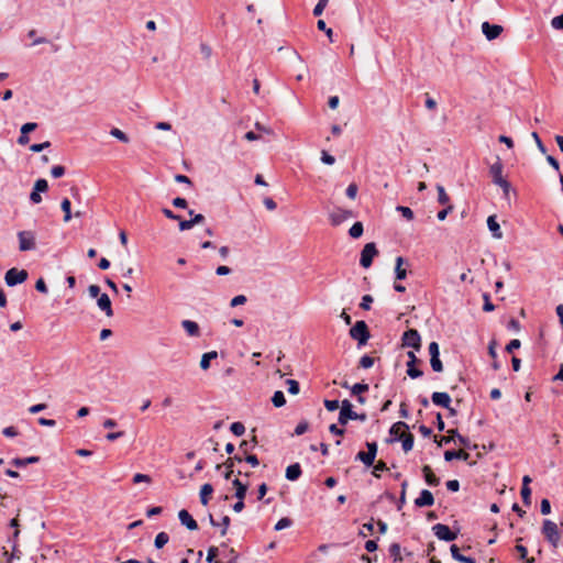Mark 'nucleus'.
Returning a JSON list of instances; mask_svg holds the SVG:
<instances>
[{
    "label": "nucleus",
    "instance_id": "50",
    "mask_svg": "<svg viewBox=\"0 0 563 563\" xmlns=\"http://www.w3.org/2000/svg\"><path fill=\"white\" fill-rule=\"evenodd\" d=\"M64 174H65V167L62 165H55L51 169V175L54 178H59V177L64 176Z\"/></svg>",
    "mask_w": 563,
    "mask_h": 563
},
{
    "label": "nucleus",
    "instance_id": "21",
    "mask_svg": "<svg viewBox=\"0 0 563 563\" xmlns=\"http://www.w3.org/2000/svg\"><path fill=\"white\" fill-rule=\"evenodd\" d=\"M470 457V454L463 450L460 451H445L444 452V459L445 461L450 462L454 459L467 461Z\"/></svg>",
    "mask_w": 563,
    "mask_h": 563
},
{
    "label": "nucleus",
    "instance_id": "48",
    "mask_svg": "<svg viewBox=\"0 0 563 563\" xmlns=\"http://www.w3.org/2000/svg\"><path fill=\"white\" fill-rule=\"evenodd\" d=\"M448 433H452L453 435H456V440H457V442L461 445L466 446V448L470 446L468 439H466V438L462 437L461 434H459L457 430L452 429V430H449Z\"/></svg>",
    "mask_w": 563,
    "mask_h": 563
},
{
    "label": "nucleus",
    "instance_id": "11",
    "mask_svg": "<svg viewBox=\"0 0 563 563\" xmlns=\"http://www.w3.org/2000/svg\"><path fill=\"white\" fill-rule=\"evenodd\" d=\"M434 504V497L428 489H422L419 497L415 499L416 507H430Z\"/></svg>",
    "mask_w": 563,
    "mask_h": 563
},
{
    "label": "nucleus",
    "instance_id": "30",
    "mask_svg": "<svg viewBox=\"0 0 563 563\" xmlns=\"http://www.w3.org/2000/svg\"><path fill=\"white\" fill-rule=\"evenodd\" d=\"M355 460L361 461L366 466H372L374 464L375 459L368 453L364 451H360Z\"/></svg>",
    "mask_w": 563,
    "mask_h": 563
},
{
    "label": "nucleus",
    "instance_id": "62",
    "mask_svg": "<svg viewBox=\"0 0 563 563\" xmlns=\"http://www.w3.org/2000/svg\"><path fill=\"white\" fill-rule=\"evenodd\" d=\"M88 294L91 298H98L101 295V289L98 285H90L88 287Z\"/></svg>",
    "mask_w": 563,
    "mask_h": 563
},
{
    "label": "nucleus",
    "instance_id": "12",
    "mask_svg": "<svg viewBox=\"0 0 563 563\" xmlns=\"http://www.w3.org/2000/svg\"><path fill=\"white\" fill-rule=\"evenodd\" d=\"M36 128H37V123H35V122H27V123L23 124L20 130L21 134L18 137V143L20 145L29 144V142H30L29 133L36 130Z\"/></svg>",
    "mask_w": 563,
    "mask_h": 563
},
{
    "label": "nucleus",
    "instance_id": "27",
    "mask_svg": "<svg viewBox=\"0 0 563 563\" xmlns=\"http://www.w3.org/2000/svg\"><path fill=\"white\" fill-rule=\"evenodd\" d=\"M213 493V487L211 484H203L200 488V501L202 505H207L209 503V496Z\"/></svg>",
    "mask_w": 563,
    "mask_h": 563
},
{
    "label": "nucleus",
    "instance_id": "40",
    "mask_svg": "<svg viewBox=\"0 0 563 563\" xmlns=\"http://www.w3.org/2000/svg\"><path fill=\"white\" fill-rule=\"evenodd\" d=\"M317 27L320 30V31H323L327 36L329 37L330 42H333V31L332 29L330 27H327V24L323 20H319L317 22Z\"/></svg>",
    "mask_w": 563,
    "mask_h": 563
},
{
    "label": "nucleus",
    "instance_id": "31",
    "mask_svg": "<svg viewBox=\"0 0 563 563\" xmlns=\"http://www.w3.org/2000/svg\"><path fill=\"white\" fill-rule=\"evenodd\" d=\"M272 402L275 407L279 408L286 404L285 395L282 390H277L274 393L272 397Z\"/></svg>",
    "mask_w": 563,
    "mask_h": 563
},
{
    "label": "nucleus",
    "instance_id": "17",
    "mask_svg": "<svg viewBox=\"0 0 563 563\" xmlns=\"http://www.w3.org/2000/svg\"><path fill=\"white\" fill-rule=\"evenodd\" d=\"M407 429H409V427L406 422L398 421L391 426L389 433L393 437V440L397 441L402 439Z\"/></svg>",
    "mask_w": 563,
    "mask_h": 563
},
{
    "label": "nucleus",
    "instance_id": "13",
    "mask_svg": "<svg viewBox=\"0 0 563 563\" xmlns=\"http://www.w3.org/2000/svg\"><path fill=\"white\" fill-rule=\"evenodd\" d=\"M97 306H98V308L102 312H104V314L107 317H112L113 316V309H112L111 300H110V298H109V296L107 294H101L97 298Z\"/></svg>",
    "mask_w": 563,
    "mask_h": 563
},
{
    "label": "nucleus",
    "instance_id": "47",
    "mask_svg": "<svg viewBox=\"0 0 563 563\" xmlns=\"http://www.w3.org/2000/svg\"><path fill=\"white\" fill-rule=\"evenodd\" d=\"M329 0H319L313 9V15L319 16L322 14L324 8L327 7Z\"/></svg>",
    "mask_w": 563,
    "mask_h": 563
},
{
    "label": "nucleus",
    "instance_id": "15",
    "mask_svg": "<svg viewBox=\"0 0 563 563\" xmlns=\"http://www.w3.org/2000/svg\"><path fill=\"white\" fill-rule=\"evenodd\" d=\"M178 518H179V521L181 522V525L186 526L187 529H189L191 531L198 529L197 521L192 518V516L186 509H181L178 512Z\"/></svg>",
    "mask_w": 563,
    "mask_h": 563
},
{
    "label": "nucleus",
    "instance_id": "39",
    "mask_svg": "<svg viewBox=\"0 0 563 563\" xmlns=\"http://www.w3.org/2000/svg\"><path fill=\"white\" fill-rule=\"evenodd\" d=\"M110 134L118 139L119 141L123 142V143H128L129 142V137L128 135L121 131L120 129L118 128H113L111 131H110Z\"/></svg>",
    "mask_w": 563,
    "mask_h": 563
},
{
    "label": "nucleus",
    "instance_id": "2",
    "mask_svg": "<svg viewBox=\"0 0 563 563\" xmlns=\"http://www.w3.org/2000/svg\"><path fill=\"white\" fill-rule=\"evenodd\" d=\"M489 174L493 177V183L499 186L505 195H508L510 184L503 177V164L499 158L490 166Z\"/></svg>",
    "mask_w": 563,
    "mask_h": 563
},
{
    "label": "nucleus",
    "instance_id": "14",
    "mask_svg": "<svg viewBox=\"0 0 563 563\" xmlns=\"http://www.w3.org/2000/svg\"><path fill=\"white\" fill-rule=\"evenodd\" d=\"M431 400L435 406L450 409L451 397L448 393L434 391L431 396Z\"/></svg>",
    "mask_w": 563,
    "mask_h": 563
},
{
    "label": "nucleus",
    "instance_id": "59",
    "mask_svg": "<svg viewBox=\"0 0 563 563\" xmlns=\"http://www.w3.org/2000/svg\"><path fill=\"white\" fill-rule=\"evenodd\" d=\"M483 299H484L483 310L486 311V312L493 311L495 309V306L490 302L489 295L488 294H484L483 295Z\"/></svg>",
    "mask_w": 563,
    "mask_h": 563
},
{
    "label": "nucleus",
    "instance_id": "60",
    "mask_svg": "<svg viewBox=\"0 0 563 563\" xmlns=\"http://www.w3.org/2000/svg\"><path fill=\"white\" fill-rule=\"evenodd\" d=\"M387 470V465L383 461H378L377 464L374 465L373 475L375 477H379L378 472H383Z\"/></svg>",
    "mask_w": 563,
    "mask_h": 563
},
{
    "label": "nucleus",
    "instance_id": "32",
    "mask_svg": "<svg viewBox=\"0 0 563 563\" xmlns=\"http://www.w3.org/2000/svg\"><path fill=\"white\" fill-rule=\"evenodd\" d=\"M437 190H438V201H439V203L443 205V206H449L450 197L445 192L444 187L441 186V185H438L437 186Z\"/></svg>",
    "mask_w": 563,
    "mask_h": 563
},
{
    "label": "nucleus",
    "instance_id": "1",
    "mask_svg": "<svg viewBox=\"0 0 563 563\" xmlns=\"http://www.w3.org/2000/svg\"><path fill=\"white\" fill-rule=\"evenodd\" d=\"M349 420L365 421L366 420V415L365 413H357V412L353 411L352 404L350 402V400L344 399L341 402V410H340V413H339L338 421H339L340 424L345 426L349 422Z\"/></svg>",
    "mask_w": 563,
    "mask_h": 563
},
{
    "label": "nucleus",
    "instance_id": "57",
    "mask_svg": "<svg viewBox=\"0 0 563 563\" xmlns=\"http://www.w3.org/2000/svg\"><path fill=\"white\" fill-rule=\"evenodd\" d=\"M321 161L327 165H333L335 163L334 156L330 155L327 151L321 152Z\"/></svg>",
    "mask_w": 563,
    "mask_h": 563
},
{
    "label": "nucleus",
    "instance_id": "53",
    "mask_svg": "<svg viewBox=\"0 0 563 563\" xmlns=\"http://www.w3.org/2000/svg\"><path fill=\"white\" fill-rule=\"evenodd\" d=\"M246 297L244 295H238L235 297L232 298L231 302H230V306L231 307H238V306H241V305H244L246 302Z\"/></svg>",
    "mask_w": 563,
    "mask_h": 563
},
{
    "label": "nucleus",
    "instance_id": "34",
    "mask_svg": "<svg viewBox=\"0 0 563 563\" xmlns=\"http://www.w3.org/2000/svg\"><path fill=\"white\" fill-rule=\"evenodd\" d=\"M369 389L368 384L356 383L351 387V394L354 396H360L361 394L367 391Z\"/></svg>",
    "mask_w": 563,
    "mask_h": 563
},
{
    "label": "nucleus",
    "instance_id": "19",
    "mask_svg": "<svg viewBox=\"0 0 563 563\" xmlns=\"http://www.w3.org/2000/svg\"><path fill=\"white\" fill-rule=\"evenodd\" d=\"M422 473H423L424 481L428 485L438 486L440 484L439 477H437L434 475V473L432 472V470L429 465H424L422 467Z\"/></svg>",
    "mask_w": 563,
    "mask_h": 563
},
{
    "label": "nucleus",
    "instance_id": "28",
    "mask_svg": "<svg viewBox=\"0 0 563 563\" xmlns=\"http://www.w3.org/2000/svg\"><path fill=\"white\" fill-rule=\"evenodd\" d=\"M38 461H40L38 456H30V457H24V459L15 457L12 460L11 463L16 467H24L27 464L37 463Z\"/></svg>",
    "mask_w": 563,
    "mask_h": 563
},
{
    "label": "nucleus",
    "instance_id": "43",
    "mask_svg": "<svg viewBox=\"0 0 563 563\" xmlns=\"http://www.w3.org/2000/svg\"><path fill=\"white\" fill-rule=\"evenodd\" d=\"M396 210L400 212L401 216L406 218L408 221L413 219V211L409 207L398 206Z\"/></svg>",
    "mask_w": 563,
    "mask_h": 563
},
{
    "label": "nucleus",
    "instance_id": "58",
    "mask_svg": "<svg viewBox=\"0 0 563 563\" xmlns=\"http://www.w3.org/2000/svg\"><path fill=\"white\" fill-rule=\"evenodd\" d=\"M218 555V548L217 547H210L208 549V554H207V562L208 563H216L217 561L214 560L216 556Z\"/></svg>",
    "mask_w": 563,
    "mask_h": 563
},
{
    "label": "nucleus",
    "instance_id": "10",
    "mask_svg": "<svg viewBox=\"0 0 563 563\" xmlns=\"http://www.w3.org/2000/svg\"><path fill=\"white\" fill-rule=\"evenodd\" d=\"M482 31L487 40L492 41L497 38L503 32V27L498 24H490L489 22H484L482 24Z\"/></svg>",
    "mask_w": 563,
    "mask_h": 563
},
{
    "label": "nucleus",
    "instance_id": "22",
    "mask_svg": "<svg viewBox=\"0 0 563 563\" xmlns=\"http://www.w3.org/2000/svg\"><path fill=\"white\" fill-rule=\"evenodd\" d=\"M301 475V467L298 463L291 464L286 468V478L288 481H296Z\"/></svg>",
    "mask_w": 563,
    "mask_h": 563
},
{
    "label": "nucleus",
    "instance_id": "20",
    "mask_svg": "<svg viewBox=\"0 0 563 563\" xmlns=\"http://www.w3.org/2000/svg\"><path fill=\"white\" fill-rule=\"evenodd\" d=\"M35 241L34 233L32 231H21L19 233V246H33Z\"/></svg>",
    "mask_w": 563,
    "mask_h": 563
},
{
    "label": "nucleus",
    "instance_id": "44",
    "mask_svg": "<svg viewBox=\"0 0 563 563\" xmlns=\"http://www.w3.org/2000/svg\"><path fill=\"white\" fill-rule=\"evenodd\" d=\"M291 525L292 521L289 518L284 517L277 521V523L275 525V530L280 531L283 529L289 528Z\"/></svg>",
    "mask_w": 563,
    "mask_h": 563
},
{
    "label": "nucleus",
    "instance_id": "35",
    "mask_svg": "<svg viewBox=\"0 0 563 563\" xmlns=\"http://www.w3.org/2000/svg\"><path fill=\"white\" fill-rule=\"evenodd\" d=\"M389 554L393 556L394 561H402L401 548L398 543L390 544Z\"/></svg>",
    "mask_w": 563,
    "mask_h": 563
},
{
    "label": "nucleus",
    "instance_id": "56",
    "mask_svg": "<svg viewBox=\"0 0 563 563\" xmlns=\"http://www.w3.org/2000/svg\"><path fill=\"white\" fill-rule=\"evenodd\" d=\"M357 185L355 183H352L347 186L346 188V196L350 198V199H355L356 195H357Z\"/></svg>",
    "mask_w": 563,
    "mask_h": 563
},
{
    "label": "nucleus",
    "instance_id": "26",
    "mask_svg": "<svg viewBox=\"0 0 563 563\" xmlns=\"http://www.w3.org/2000/svg\"><path fill=\"white\" fill-rule=\"evenodd\" d=\"M233 486L235 487V497L238 499H244L246 492H247V485L243 484L238 478L232 482Z\"/></svg>",
    "mask_w": 563,
    "mask_h": 563
},
{
    "label": "nucleus",
    "instance_id": "6",
    "mask_svg": "<svg viewBox=\"0 0 563 563\" xmlns=\"http://www.w3.org/2000/svg\"><path fill=\"white\" fill-rule=\"evenodd\" d=\"M432 531L434 536L442 541H454L457 538V532H454L450 529L449 526L443 523H437L432 527Z\"/></svg>",
    "mask_w": 563,
    "mask_h": 563
},
{
    "label": "nucleus",
    "instance_id": "63",
    "mask_svg": "<svg viewBox=\"0 0 563 563\" xmlns=\"http://www.w3.org/2000/svg\"><path fill=\"white\" fill-rule=\"evenodd\" d=\"M540 510L542 515H549L551 512V504L548 499L541 500Z\"/></svg>",
    "mask_w": 563,
    "mask_h": 563
},
{
    "label": "nucleus",
    "instance_id": "42",
    "mask_svg": "<svg viewBox=\"0 0 563 563\" xmlns=\"http://www.w3.org/2000/svg\"><path fill=\"white\" fill-rule=\"evenodd\" d=\"M48 189L47 180L44 178H40L35 181L33 190L37 192H45Z\"/></svg>",
    "mask_w": 563,
    "mask_h": 563
},
{
    "label": "nucleus",
    "instance_id": "37",
    "mask_svg": "<svg viewBox=\"0 0 563 563\" xmlns=\"http://www.w3.org/2000/svg\"><path fill=\"white\" fill-rule=\"evenodd\" d=\"M401 443L405 452L410 451L413 446V435L411 433H406L401 439Z\"/></svg>",
    "mask_w": 563,
    "mask_h": 563
},
{
    "label": "nucleus",
    "instance_id": "46",
    "mask_svg": "<svg viewBox=\"0 0 563 563\" xmlns=\"http://www.w3.org/2000/svg\"><path fill=\"white\" fill-rule=\"evenodd\" d=\"M374 362H375V361H374V358H373L372 356L364 355V356H362V357H361V360H360V366H361L362 368L367 369V368H371V367L374 365Z\"/></svg>",
    "mask_w": 563,
    "mask_h": 563
},
{
    "label": "nucleus",
    "instance_id": "64",
    "mask_svg": "<svg viewBox=\"0 0 563 563\" xmlns=\"http://www.w3.org/2000/svg\"><path fill=\"white\" fill-rule=\"evenodd\" d=\"M520 345V341L518 339H514L507 344L506 351L512 353L515 350L519 349Z\"/></svg>",
    "mask_w": 563,
    "mask_h": 563
},
{
    "label": "nucleus",
    "instance_id": "8",
    "mask_svg": "<svg viewBox=\"0 0 563 563\" xmlns=\"http://www.w3.org/2000/svg\"><path fill=\"white\" fill-rule=\"evenodd\" d=\"M402 344L405 346L413 347L415 350H419L421 346L420 334L415 329L407 330L402 335Z\"/></svg>",
    "mask_w": 563,
    "mask_h": 563
},
{
    "label": "nucleus",
    "instance_id": "7",
    "mask_svg": "<svg viewBox=\"0 0 563 563\" xmlns=\"http://www.w3.org/2000/svg\"><path fill=\"white\" fill-rule=\"evenodd\" d=\"M429 354H430V364L434 372L441 373L443 371V365L440 360V350L439 344L437 342H431L429 344Z\"/></svg>",
    "mask_w": 563,
    "mask_h": 563
},
{
    "label": "nucleus",
    "instance_id": "45",
    "mask_svg": "<svg viewBox=\"0 0 563 563\" xmlns=\"http://www.w3.org/2000/svg\"><path fill=\"white\" fill-rule=\"evenodd\" d=\"M286 384L288 385V393L291 395H297L300 390L299 383L295 379H287Z\"/></svg>",
    "mask_w": 563,
    "mask_h": 563
},
{
    "label": "nucleus",
    "instance_id": "18",
    "mask_svg": "<svg viewBox=\"0 0 563 563\" xmlns=\"http://www.w3.org/2000/svg\"><path fill=\"white\" fill-rule=\"evenodd\" d=\"M181 327L187 332L189 336H199L200 335V329L197 322L191 320H183Z\"/></svg>",
    "mask_w": 563,
    "mask_h": 563
},
{
    "label": "nucleus",
    "instance_id": "5",
    "mask_svg": "<svg viewBox=\"0 0 563 563\" xmlns=\"http://www.w3.org/2000/svg\"><path fill=\"white\" fill-rule=\"evenodd\" d=\"M27 272L25 269L10 268L4 276L5 284L9 287L16 286L27 279Z\"/></svg>",
    "mask_w": 563,
    "mask_h": 563
},
{
    "label": "nucleus",
    "instance_id": "16",
    "mask_svg": "<svg viewBox=\"0 0 563 563\" xmlns=\"http://www.w3.org/2000/svg\"><path fill=\"white\" fill-rule=\"evenodd\" d=\"M378 255V249H363L360 263L364 268H368L375 256Z\"/></svg>",
    "mask_w": 563,
    "mask_h": 563
},
{
    "label": "nucleus",
    "instance_id": "54",
    "mask_svg": "<svg viewBox=\"0 0 563 563\" xmlns=\"http://www.w3.org/2000/svg\"><path fill=\"white\" fill-rule=\"evenodd\" d=\"M374 530V523L373 521L366 522L362 526V529L360 531V536L366 537L367 533H372Z\"/></svg>",
    "mask_w": 563,
    "mask_h": 563
},
{
    "label": "nucleus",
    "instance_id": "52",
    "mask_svg": "<svg viewBox=\"0 0 563 563\" xmlns=\"http://www.w3.org/2000/svg\"><path fill=\"white\" fill-rule=\"evenodd\" d=\"M51 146V143L48 141H45L43 143H40V144H32L30 146V150L34 153H38V152H42L43 150Z\"/></svg>",
    "mask_w": 563,
    "mask_h": 563
},
{
    "label": "nucleus",
    "instance_id": "38",
    "mask_svg": "<svg viewBox=\"0 0 563 563\" xmlns=\"http://www.w3.org/2000/svg\"><path fill=\"white\" fill-rule=\"evenodd\" d=\"M230 430L234 435L241 437L245 432V427L242 422H233L230 427Z\"/></svg>",
    "mask_w": 563,
    "mask_h": 563
},
{
    "label": "nucleus",
    "instance_id": "36",
    "mask_svg": "<svg viewBox=\"0 0 563 563\" xmlns=\"http://www.w3.org/2000/svg\"><path fill=\"white\" fill-rule=\"evenodd\" d=\"M169 541V537L166 532H159L154 541V544L157 549H162Z\"/></svg>",
    "mask_w": 563,
    "mask_h": 563
},
{
    "label": "nucleus",
    "instance_id": "41",
    "mask_svg": "<svg viewBox=\"0 0 563 563\" xmlns=\"http://www.w3.org/2000/svg\"><path fill=\"white\" fill-rule=\"evenodd\" d=\"M349 233L352 238H360L363 233V224L361 222H355L351 227Z\"/></svg>",
    "mask_w": 563,
    "mask_h": 563
},
{
    "label": "nucleus",
    "instance_id": "23",
    "mask_svg": "<svg viewBox=\"0 0 563 563\" xmlns=\"http://www.w3.org/2000/svg\"><path fill=\"white\" fill-rule=\"evenodd\" d=\"M450 550H451L452 558L454 560L462 562V563H476L474 559H472L470 556L462 555L460 553L457 545L452 544Z\"/></svg>",
    "mask_w": 563,
    "mask_h": 563
},
{
    "label": "nucleus",
    "instance_id": "24",
    "mask_svg": "<svg viewBox=\"0 0 563 563\" xmlns=\"http://www.w3.org/2000/svg\"><path fill=\"white\" fill-rule=\"evenodd\" d=\"M487 227L495 238L501 236L500 227L495 216H489L487 219Z\"/></svg>",
    "mask_w": 563,
    "mask_h": 563
},
{
    "label": "nucleus",
    "instance_id": "55",
    "mask_svg": "<svg viewBox=\"0 0 563 563\" xmlns=\"http://www.w3.org/2000/svg\"><path fill=\"white\" fill-rule=\"evenodd\" d=\"M257 441L254 437L251 442L242 441L240 444V450H242L245 454L247 453L250 448H254L256 445Z\"/></svg>",
    "mask_w": 563,
    "mask_h": 563
},
{
    "label": "nucleus",
    "instance_id": "33",
    "mask_svg": "<svg viewBox=\"0 0 563 563\" xmlns=\"http://www.w3.org/2000/svg\"><path fill=\"white\" fill-rule=\"evenodd\" d=\"M70 206H71V203H70L69 199H67V198H65L60 203V208L64 212V221L65 222H68L71 219Z\"/></svg>",
    "mask_w": 563,
    "mask_h": 563
},
{
    "label": "nucleus",
    "instance_id": "4",
    "mask_svg": "<svg viewBox=\"0 0 563 563\" xmlns=\"http://www.w3.org/2000/svg\"><path fill=\"white\" fill-rule=\"evenodd\" d=\"M350 335L357 341L360 346L366 344L371 336L366 322L363 320L356 321L350 330Z\"/></svg>",
    "mask_w": 563,
    "mask_h": 563
},
{
    "label": "nucleus",
    "instance_id": "29",
    "mask_svg": "<svg viewBox=\"0 0 563 563\" xmlns=\"http://www.w3.org/2000/svg\"><path fill=\"white\" fill-rule=\"evenodd\" d=\"M404 258L401 256H398L396 258V267H395V274L397 279H405L407 276V272L405 268H402Z\"/></svg>",
    "mask_w": 563,
    "mask_h": 563
},
{
    "label": "nucleus",
    "instance_id": "9",
    "mask_svg": "<svg viewBox=\"0 0 563 563\" xmlns=\"http://www.w3.org/2000/svg\"><path fill=\"white\" fill-rule=\"evenodd\" d=\"M408 358L409 361L407 362V374L410 378H418V377H421L422 376V371L416 368V363L419 362V360L417 358L415 352L410 351L408 352Z\"/></svg>",
    "mask_w": 563,
    "mask_h": 563
},
{
    "label": "nucleus",
    "instance_id": "51",
    "mask_svg": "<svg viewBox=\"0 0 563 563\" xmlns=\"http://www.w3.org/2000/svg\"><path fill=\"white\" fill-rule=\"evenodd\" d=\"M372 302H373V297L371 295H364L362 297V301L360 303V307L362 309H364V310H369Z\"/></svg>",
    "mask_w": 563,
    "mask_h": 563
},
{
    "label": "nucleus",
    "instance_id": "49",
    "mask_svg": "<svg viewBox=\"0 0 563 563\" xmlns=\"http://www.w3.org/2000/svg\"><path fill=\"white\" fill-rule=\"evenodd\" d=\"M551 26L555 30H563V13L551 20Z\"/></svg>",
    "mask_w": 563,
    "mask_h": 563
},
{
    "label": "nucleus",
    "instance_id": "25",
    "mask_svg": "<svg viewBox=\"0 0 563 563\" xmlns=\"http://www.w3.org/2000/svg\"><path fill=\"white\" fill-rule=\"evenodd\" d=\"M217 356H218L217 351H211V352L205 353L200 360L201 369L207 371L210 367V362L212 360L217 358Z\"/></svg>",
    "mask_w": 563,
    "mask_h": 563
},
{
    "label": "nucleus",
    "instance_id": "3",
    "mask_svg": "<svg viewBox=\"0 0 563 563\" xmlns=\"http://www.w3.org/2000/svg\"><path fill=\"white\" fill-rule=\"evenodd\" d=\"M542 533L554 549L558 548L561 534L555 522L550 519H545L542 526Z\"/></svg>",
    "mask_w": 563,
    "mask_h": 563
},
{
    "label": "nucleus",
    "instance_id": "61",
    "mask_svg": "<svg viewBox=\"0 0 563 563\" xmlns=\"http://www.w3.org/2000/svg\"><path fill=\"white\" fill-rule=\"evenodd\" d=\"M323 404H324V407L327 408V410H329V411H334L340 407L339 400L325 399Z\"/></svg>",
    "mask_w": 563,
    "mask_h": 563
}]
</instances>
